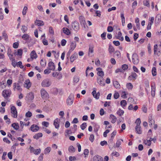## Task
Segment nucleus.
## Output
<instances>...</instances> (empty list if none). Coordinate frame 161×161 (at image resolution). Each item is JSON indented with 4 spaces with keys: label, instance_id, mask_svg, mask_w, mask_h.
Wrapping results in <instances>:
<instances>
[{
    "label": "nucleus",
    "instance_id": "f257e3e1",
    "mask_svg": "<svg viewBox=\"0 0 161 161\" xmlns=\"http://www.w3.org/2000/svg\"><path fill=\"white\" fill-rule=\"evenodd\" d=\"M11 94V91L9 89L5 90L2 92V96L6 99H7L8 97H10Z\"/></svg>",
    "mask_w": 161,
    "mask_h": 161
},
{
    "label": "nucleus",
    "instance_id": "f03ea898",
    "mask_svg": "<svg viewBox=\"0 0 161 161\" xmlns=\"http://www.w3.org/2000/svg\"><path fill=\"white\" fill-rule=\"evenodd\" d=\"M132 61L134 64H137L139 62L138 56L136 53H134L132 56Z\"/></svg>",
    "mask_w": 161,
    "mask_h": 161
},
{
    "label": "nucleus",
    "instance_id": "7ed1b4c3",
    "mask_svg": "<svg viewBox=\"0 0 161 161\" xmlns=\"http://www.w3.org/2000/svg\"><path fill=\"white\" fill-rule=\"evenodd\" d=\"M41 94L42 98L44 99H47L49 98V95L47 92L44 89H42Z\"/></svg>",
    "mask_w": 161,
    "mask_h": 161
},
{
    "label": "nucleus",
    "instance_id": "20e7f679",
    "mask_svg": "<svg viewBox=\"0 0 161 161\" xmlns=\"http://www.w3.org/2000/svg\"><path fill=\"white\" fill-rule=\"evenodd\" d=\"M51 84V82L48 79H47L43 80L41 83V85L43 87H48Z\"/></svg>",
    "mask_w": 161,
    "mask_h": 161
},
{
    "label": "nucleus",
    "instance_id": "39448f33",
    "mask_svg": "<svg viewBox=\"0 0 161 161\" xmlns=\"http://www.w3.org/2000/svg\"><path fill=\"white\" fill-rule=\"evenodd\" d=\"M74 97V95L72 94L70 95L69 96L66 101V103L68 105L70 106L72 104L73 102Z\"/></svg>",
    "mask_w": 161,
    "mask_h": 161
},
{
    "label": "nucleus",
    "instance_id": "423d86ee",
    "mask_svg": "<svg viewBox=\"0 0 161 161\" xmlns=\"http://www.w3.org/2000/svg\"><path fill=\"white\" fill-rule=\"evenodd\" d=\"M11 113L12 114V116L14 118L17 117V112L16 108L14 106H12L11 108Z\"/></svg>",
    "mask_w": 161,
    "mask_h": 161
},
{
    "label": "nucleus",
    "instance_id": "0eeeda50",
    "mask_svg": "<svg viewBox=\"0 0 161 161\" xmlns=\"http://www.w3.org/2000/svg\"><path fill=\"white\" fill-rule=\"evenodd\" d=\"M72 26L73 29L76 31H77L79 29V24L76 21H75L72 23Z\"/></svg>",
    "mask_w": 161,
    "mask_h": 161
},
{
    "label": "nucleus",
    "instance_id": "6e6552de",
    "mask_svg": "<svg viewBox=\"0 0 161 161\" xmlns=\"http://www.w3.org/2000/svg\"><path fill=\"white\" fill-rule=\"evenodd\" d=\"M22 84V82L19 80L18 81V83H14V90H15V89H17L18 90H20L21 89L20 85Z\"/></svg>",
    "mask_w": 161,
    "mask_h": 161
},
{
    "label": "nucleus",
    "instance_id": "1a4fd4ad",
    "mask_svg": "<svg viewBox=\"0 0 161 161\" xmlns=\"http://www.w3.org/2000/svg\"><path fill=\"white\" fill-rule=\"evenodd\" d=\"M92 94L94 98L96 99H98L99 98V97L100 95V93L99 92H98L97 93L96 91V88H93V91L92 92Z\"/></svg>",
    "mask_w": 161,
    "mask_h": 161
},
{
    "label": "nucleus",
    "instance_id": "9d476101",
    "mask_svg": "<svg viewBox=\"0 0 161 161\" xmlns=\"http://www.w3.org/2000/svg\"><path fill=\"white\" fill-rule=\"evenodd\" d=\"M31 85L30 80L28 79L25 81L24 84V86L29 89L31 87Z\"/></svg>",
    "mask_w": 161,
    "mask_h": 161
},
{
    "label": "nucleus",
    "instance_id": "9b49d317",
    "mask_svg": "<svg viewBox=\"0 0 161 161\" xmlns=\"http://www.w3.org/2000/svg\"><path fill=\"white\" fill-rule=\"evenodd\" d=\"M48 67L50 69L54 71L55 69V66L54 63L52 61L49 62L48 64Z\"/></svg>",
    "mask_w": 161,
    "mask_h": 161
},
{
    "label": "nucleus",
    "instance_id": "f8f14e48",
    "mask_svg": "<svg viewBox=\"0 0 161 161\" xmlns=\"http://www.w3.org/2000/svg\"><path fill=\"white\" fill-rule=\"evenodd\" d=\"M26 98L28 100H32L34 98L33 93L32 92H29L27 94Z\"/></svg>",
    "mask_w": 161,
    "mask_h": 161
},
{
    "label": "nucleus",
    "instance_id": "ddd939ff",
    "mask_svg": "<svg viewBox=\"0 0 161 161\" xmlns=\"http://www.w3.org/2000/svg\"><path fill=\"white\" fill-rule=\"evenodd\" d=\"M102 70V69L100 68H97L96 69V70L98 71L97 73V75L102 77V79L104 74Z\"/></svg>",
    "mask_w": 161,
    "mask_h": 161
},
{
    "label": "nucleus",
    "instance_id": "4468645a",
    "mask_svg": "<svg viewBox=\"0 0 161 161\" xmlns=\"http://www.w3.org/2000/svg\"><path fill=\"white\" fill-rule=\"evenodd\" d=\"M93 161H103V158L100 156L96 155L93 157Z\"/></svg>",
    "mask_w": 161,
    "mask_h": 161
},
{
    "label": "nucleus",
    "instance_id": "2eb2a0df",
    "mask_svg": "<svg viewBox=\"0 0 161 161\" xmlns=\"http://www.w3.org/2000/svg\"><path fill=\"white\" fill-rule=\"evenodd\" d=\"M31 129L33 132H36L39 130V128L37 125L33 124L31 126Z\"/></svg>",
    "mask_w": 161,
    "mask_h": 161
},
{
    "label": "nucleus",
    "instance_id": "dca6fc26",
    "mask_svg": "<svg viewBox=\"0 0 161 161\" xmlns=\"http://www.w3.org/2000/svg\"><path fill=\"white\" fill-rule=\"evenodd\" d=\"M137 77L136 74L135 73H132L131 75L129 76L128 78V80H135Z\"/></svg>",
    "mask_w": 161,
    "mask_h": 161
},
{
    "label": "nucleus",
    "instance_id": "f3484780",
    "mask_svg": "<svg viewBox=\"0 0 161 161\" xmlns=\"http://www.w3.org/2000/svg\"><path fill=\"white\" fill-rule=\"evenodd\" d=\"M94 47L93 45H89V48L88 55L90 56H92V53H93Z\"/></svg>",
    "mask_w": 161,
    "mask_h": 161
},
{
    "label": "nucleus",
    "instance_id": "a211bd4d",
    "mask_svg": "<svg viewBox=\"0 0 161 161\" xmlns=\"http://www.w3.org/2000/svg\"><path fill=\"white\" fill-rule=\"evenodd\" d=\"M122 34L120 31H119L118 32L117 35H115V37L117 39H119V40L123 41L124 40V38L122 36Z\"/></svg>",
    "mask_w": 161,
    "mask_h": 161
},
{
    "label": "nucleus",
    "instance_id": "6ab92c4d",
    "mask_svg": "<svg viewBox=\"0 0 161 161\" xmlns=\"http://www.w3.org/2000/svg\"><path fill=\"white\" fill-rule=\"evenodd\" d=\"M76 43L75 41H72L70 43V50L73 51L76 46Z\"/></svg>",
    "mask_w": 161,
    "mask_h": 161
},
{
    "label": "nucleus",
    "instance_id": "aec40b11",
    "mask_svg": "<svg viewBox=\"0 0 161 161\" xmlns=\"http://www.w3.org/2000/svg\"><path fill=\"white\" fill-rule=\"evenodd\" d=\"M53 125L56 129H58L59 127L58 119H56L54 121Z\"/></svg>",
    "mask_w": 161,
    "mask_h": 161
},
{
    "label": "nucleus",
    "instance_id": "412c9836",
    "mask_svg": "<svg viewBox=\"0 0 161 161\" xmlns=\"http://www.w3.org/2000/svg\"><path fill=\"white\" fill-rule=\"evenodd\" d=\"M78 58L77 53H74L70 57V62L72 63L76 59Z\"/></svg>",
    "mask_w": 161,
    "mask_h": 161
},
{
    "label": "nucleus",
    "instance_id": "4be33fe9",
    "mask_svg": "<svg viewBox=\"0 0 161 161\" xmlns=\"http://www.w3.org/2000/svg\"><path fill=\"white\" fill-rule=\"evenodd\" d=\"M31 57V58H37V55L34 50H33L31 51L30 54Z\"/></svg>",
    "mask_w": 161,
    "mask_h": 161
},
{
    "label": "nucleus",
    "instance_id": "5701e85b",
    "mask_svg": "<svg viewBox=\"0 0 161 161\" xmlns=\"http://www.w3.org/2000/svg\"><path fill=\"white\" fill-rule=\"evenodd\" d=\"M108 51L110 54H111L115 51L114 48L111 44H110L109 46Z\"/></svg>",
    "mask_w": 161,
    "mask_h": 161
},
{
    "label": "nucleus",
    "instance_id": "b1692460",
    "mask_svg": "<svg viewBox=\"0 0 161 161\" xmlns=\"http://www.w3.org/2000/svg\"><path fill=\"white\" fill-rule=\"evenodd\" d=\"M135 129L137 133L139 134L142 133V130H141L140 126H136Z\"/></svg>",
    "mask_w": 161,
    "mask_h": 161
},
{
    "label": "nucleus",
    "instance_id": "393cba45",
    "mask_svg": "<svg viewBox=\"0 0 161 161\" xmlns=\"http://www.w3.org/2000/svg\"><path fill=\"white\" fill-rule=\"evenodd\" d=\"M30 37V36L27 34H24L22 36V39L25 41L28 40Z\"/></svg>",
    "mask_w": 161,
    "mask_h": 161
},
{
    "label": "nucleus",
    "instance_id": "a878e982",
    "mask_svg": "<svg viewBox=\"0 0 161 161\" xmlns=\"http://www.w3.org/2000/svg\"><path fill=\"white\" fill-rule=\"evenodd\" d=\"M63 32L67 35H69L70 34V32L69 30L67 28H64L63 29Z\"/></svg>",
    "mask_w": 161,
    "mask_h": 161
},
{
    "label": "nucleus",
    "instance_id": "bb28decb",
    "mask_svg": "<svg viewBox=\"0 0 161 161\" xmlns=\"http://www.w3.org/2000/svg\"><path fill=\"white\" fill-rule=\"evenodd\" d=\"M35 23H36V24L39 26H43L44 25L43 22L41 20H36Z\"/></svg>",
    "mask_w": 161,
    "mask_h": 161
},
{
    "label": "nucleus",
    "instance_id": "cd10ccee",
    "mask_svg": "<svg viewBox=\"0 0 161 161\" xmlns=\"http://www.w3.org/2000/svg\"><path fill=\"white\" fill-rule=\"evenodd\" d=\"M11 126L14 129L16 130H18L19 128V126L17 123H14L11 125Z\"/></svg>",
    "mask_w": 161,
    "mask_h": 161
},
{
    "label": "nucleus",
    "instance_id": "c85d7f7f",
    "mask_svg": "<svg viewBox=\"0 0 161 161\" xmlns=\"http://www.w3.org/2000/svg\"><path fill=\"white\" fill-rule=\"evenodd\" d=\"M97 82L101 86H104L105 83L103 80L101 79V78H97Z\"/></svg>",
    "mask_w": 161,
    "mask_h": 161
},
{
    "label": "nucleus",
    "instance_id": "c756f323",
    "mask_svg": "<svg viewBox=\"0 0 161 161\" xmlns=\"http://www.w3.org/2000/svg\"><path fill=\"white\" fill-rule=\"evenodd\" d=\"M42 134L41 133H39L36 134L34 136L33 138L36 139H38L40 137H42Z\"/></svg>",
    "mask_w": 161,
    "mask_h": 161
},
{
    "label": "nucleus",
    "instance_id": "7c9ffc66",
    "mask_svg": "<svg viewBox=\"0 0 161 161\" xmlns=\"http://www.w3.org/2000/svg\"><path fill=\"white\" fill-rule=\"evenodd\" d=\"M116 56L118 58H119L121 57V53L119 51L117 50L115 51L114 53V57Z\"/></svg>",
    "mask_w": 161,
    "mask_h": 161
},
{
    "label": "nucleus",
    "instance_id": "2f4dec72",
    "mask_svg": "<svg viewBox=\"0 0 161 161\" xmlns=\"http://www.w3.org/2000/svg\"><path fill=\"white\" fill-rule=\"evenodd\" d=\"M79 20L81 25L86 22L84 17L82 16H79Z\"/></svg>",
    "mask_w": 161,
    "mask_h": 161
},
{
    "label": "nucleus",
    "instance_id": "473e14b6",
    "mask_svg": "<svg viewBox=\"0 0 161 161\" xmlns=\"http://www.w3.org/2000/svg\"><path fill=\"white\" fill-rule=\"evenodd\" d=\"M155 121L153 119L152 116H151L149 118V125L152 126L153 125V124H154Z\"/></svg>",
    "mask_w": 161,
    "mask_h": 161
},
{
    "label": "nucleus",
    "instance_id": "72a5a7b5",
    "mask_svg": "<svg viewBox=\"0 0 161 161\" xmlns=\"http://www.w3.org/2000/svg\"><path fill=\"white\" fill-rule=\"evenodd\" d=\"M110 117L111 119H112L111 122L113 123H115L117 119L116 117L113 114H110Z\"/></svg>",
    "mask_w": 161,
    "mask_h": 161
},
{
    "label": "nucleus",
    "instance_id": "f704fd0d",
    "mask_svg": "<svg viewBox=\"0 0 161 161\" xmlns=\"http://www.w3.org/2000/svg\"><path fill=\"white\" fill-rule=\"evenodd\" d=\"M51 148L50 147H48L46 148L44 151V154H48L50 152Z\"/></svg>",
    "mask_w": 161,
    "mask_h": 161
},
{
    "label": "nucleus",
    "instance_id": "c9c22d12",
    "mask_svg": "<svg viewBox=\"0 0 161 161\" xmlns=\"http://www.w3.org/2000/svg\"><path fill=\"white\" fill-rule=\"evenodd\" d=\"M68 150L70 152L74 153L75 152V149L73 146H70L69 147Z\"/></svg>",
    "mask_w": 161,
    "mask_h": 161
},
{
    "label": "nucleus",
    "instance_id": "e433bc0d",
    "mask_svg": "<svg viewBox=\"0 0 161 161\" xmlns=\"http://www.w3.org/2000/svg\"><path fill=\"white\" fill-rule=\"evenodd\" d=\"M27 30L28 28L27 26H26L25 25L22 26L21 30L23 32V33H25L26 32V31Z\"/></svg>",
    "mask_w": 161,
    "mask_h": 161
},
{
    "label": "nucleus",
    "instance_id": "4c0bfd02",
    "mask_svg": "<svg viewBox=\"0 0 161 161\" xmlns=\"http://www.w3.org/2000/svg\"><path fill=\"white\" fill-rule=\"evenodd\" d=\"M152 74L153 76H156L157 75L156 69L155 67H153L152 70Z\"/></svg>",
    "mask_w": 161,
    "mask_h": 161
},
{
    "label": "nucleus",
    "instance_id": "58836bf2",
    "mask_svg": "<svg viewBox=\"0 0 161 161\" xmlns=\"http://www.w3.org/2000/svg\"><path fill=\"white\" fill-rule=\"evenodd\" d=\"M22 49H19L18 50L17 53H15L14 54L16 55H19V56H21L22 54Z\"/></svg>",
    "mask_w": 161,
    "mask_h": 161
},
{
    "label": "nucleus",
    "instance_id": "ea45409f",
    "mask_svg": "<svg viewBox=\"0 0 161 161\" xmlns=\"http://www.w3.org/2000/svg\"><path fill=\"white\" fill-rule=\"evenodd\" d=\"M40 64L42 67H45L46 64V61L45 60H43V59H42L40 61Z\"/></svg>",
    "mask_w": 161,
    "mask_h": 161
},
{
    "label": "nucleus",
    "instance_id": "a19ab883",
    "mask_svg": "<svg viewBox=\"0 0 161 161\" xmlns=\"http://www.w3.org/2000/svg\"><path fill=\"white\" fill-rule=\"evenodd\" d=\"M5 51V48L1 43H0V52H3Z\"/></svg>",
    "mask_w": 161,
    "mask_h": 161
},
{
    "label": "nucleus",
    "instance_id": "79ce46f5",
    "mask_svg": "<svg viewBox=\"0 0 161 161\" xmlns=\"http://www.w3.org/2000/svg\"><path fill=\"white\" fill-rule=\"evenodd\" d=\"M113 85L116 88H119L120 85L119 83L117 81H115L113 83Z\"/></svg>",
    "mask_w": 161,
    "mask_h": 161
},
{
    "label": "nucleus",
    "instance_id": "37998d69",
    "mask_svg": "<svg viewBox=\"0 0 161 161\" xmlns=\"http://www.w3.org/2000/svg\"><path fill=\"white\" fill-rule=\"evenodd\" d=\"M127 104L126 101L124 100H122L120 102V105L122 107H125Z\"/></svg>",
    "mask_w": 161,
    "mask_h": 161
},
{
    "label": "nucleus",
    "instance_id": "c03bdc74",
    "mask_svg": "<svg viewBox=\"0 0 161 161\" xmlns=\"http://www.w3.org/2000/svg\"><path fill=\"white\" fill-rule=\"evenodd\" d=\"M121 141H123V140L121 139L118 140L116 143V147L117 148L119 147L120 145L121 144Z\"/></svg>",
    "mask_w": 161,
    "mask_h": 161
},
{
    "label": "nucleus",
    "instance_id": "a18cd8bd",
    "mask_svg": "<svg viewBox=\"0 0 161 161\" xmlns=\"http://www.w3.org/2000/svg\"><path fill=\"white\" fill-rule=\"evenodd\" d=\"M87 126V124L86 123H84L80 126V128L82 130H84Z\"/></svg>",
    "mask_w": 161,
    "mask_h": 161
},
{
    "label": "nucleus",
    "instance_id": "49530a36",
    "mask_svg": "<svg viewBox=\"0 0 161 161\" xmlns=\"http://www.w3.org/2000/svg\"><path fill=\"white\" fill-rule=\"evenodd\" d=\"M124 113V111L121 110L120 109H119L117 112V114L120 116L122 115Z\"/></svg>",
    "mask_w": 161,
    "mask_h": 161
},
{
    "label": "nucleus",
    "instance_id": "de8ad7c7",
    "mask_svg": "<svg viewBox=\"0 0 161 161\" xmlns=\"http://www.w3.org/2000/svg\"><path fill=\"white\" fill-rule=\"evenodd\" d=\"M28 10L27 7L26 6H25L24 7V8L22 11V14L24 15H26L27 11Z\"/></svg>",
    "mask_w": 161,
    "mask_h": 161
},
{
    "label": "nucleus",
    "instance_id": "09e8293b",
    "mask_svg": "<svg viewBox=\"0 0 161 161\" xmlns=\"http://www.w3.org/2000/svg\"><path fill=\"white\" fill-rule=\"evenodd\" d=\"M144 143L147 145L150 146L151 144V142L150 140H144Z\"/></svg>",
    "mask_w": 161,
    "mask_h": 161
},
{
    "label": "nucleus",
    "instance_id": "8fccbe9b",
    "mask_svg": "<svg viewBox=\"0 0 161 161\" xmlns=\"http://www.w3.org/2000/svg\"><path fill=\"white\" fill-rule=\"evenodd\" d=\"M41 150L40 148L35 150L34 153L36 155H38L41 153Z\"/></svg>",
    "mask_w": 161,
    "mask_h": 161
},
{
    "label": "nucleus",
    "instance_id": "3c124183",
    "mask_svg": "<svg viewBox=\"0 0 161 161\" xmlns=\"http://www.w3.org/2000/svg\"><path fill=\"white\" fill-rule=\"evenodd\" d=\"M135 123L136 124V126H140V125L141 123V121L140 118H138L137 119Z\"/></svg>",
    "mask_w": 161,
    "mask_h": 161
},
{
    "label": "nucleus",
    "instance_id": "603ef678",
    "mask_svg": "<svg viewBox=\"0 0 161 161\" xmlns=\"http://www.w3.org/2000/svg\"><path fill=\"white\" fill-rule=\"evenodd\" d=\"M32 116V113L30 111H28L26 113L25 116L27 117H31Z\"/></svg>",
    "mask_w": 161,
    "mask_h": 161
},
{
    "label": "nucleus",
    "instance_id": "864d4df0",
    "mask_svg": "<svg viewBox=\"0 0 161 161\" xmlns=\"http://www.w3.org/2000/svg\"><path fill=\"white\" fill-rule=\"evenodd\" d=\"M128 68V66L126 64H124L122 66L121 69H123V70H126Z\"/></svg>",
    "mask_w": 161,
    "mask_h": 161
},
{
    "label": "nucleus",
    "instance_id": "5fc2aeb1",
    "mask_svg": "<svg viewBox=\"0 0 161 161\" xmlns=\"http://www.w3.org/2000/svg\"><path fill=\"white\" fill-rule=\"evenodd\" d=\"M17 66H18L20 67L21 69H23L24 68V66L22 65V63L21 61H19L17 65Z\"/></svg>",
    "mask_w": 161,
    "mask_h": 161
},
{
    "label": "nucleus",
    "instance_id": "6e6d98bb",
    "mask_svg": "<svg viewBox=\"0 0 161 161\" xmlns=\"http://www.w3.org/2000/svg\"><path fill=\"white\" fill-rule=\"evenodd\" d=\"M127 87L128 89H131L133 88V85L131 83H128L126 84Z\"/></svg>",
    "mask_w": 161,
    "mask_h": 161
},
{
    "label": "nucleus",
    "instance_id": "4d7b16f0",
    "mask_svg": "<svg viewBox=\"0 0 161 161\" xmlns=\"http://www.w3.org/2000/svg\"><path fill=\"white\" fill-rule=\"evenodd\" d=\"M73 80L75 82L77 83L79 80V78L78 76H75L74 77Z\"/></svg>",
    "mask_w": 161,
    "mask_h": 161
},
{
    "label": "nucleus",
    "instance_id": "13d9d810",
    "mask_svg": "<svg viewBox=\"0 0 161 161\" xmlns=\"http://www.w3.org/2000/svg\"><path fill=\"white\" fill-rule=\"evenodd\" d=\"M161 19V17L160 15L158 14L157 15L155 18V21H157L158 22Z\"/></svg>",
    "mask_w": 161,
    "mask_h": 161
},
{
    "label": "nucleus",
    "instance_id": "bf43d9fd",
    "mask_svg": "<svg viewBox=\"0 0 161 161\" xmlns=\"http://www.w3.org/2000/svg\"><path fill=\"white\" fill-rule=\"evenodd\" d=\"M49 31L50 33L52 35L54 34L53 28L51 26L49 27Z\"/></svg>",
    "mask_w": 161,
    "mask_h": 161
},
{
    "label": "nucleus",
    "instance_id": "052dcab7",
    "mask_svg": "<svg viewBox=\"0 0 161 161\" xmlns=\"http://www.w3.org/2000/svg\"><path fill=\"white\" fill-rule=\"evenodd\" d=\"M51 70L49 69H46L44 71V73L46 75L48 74L51 73Z\"/></svg>",
    "mask_w": 161,
    "mask_h": 161
},
{
    "label": "nucleus",
    "instance_id": "680f3d73",
    "mask_svg": "<svg viewBox=\"0 0 161 161\" xmlns=\"http://www.w3.org/2000/svg\"><path fill=\"white\" fill-rule=\"evenodd\" d=\"M66 43V41L64 39H62L61 42V45L63 46H64L65 45Z\"/></svg>",
    "mask_w": 161,
    "mask_h": 161
},
{
    "label": "nucleus",
    "instance_id": "e2e57ef3",
    "mask_svg": "<svg viewBox=\"0 0 161 161\" xmlns=\"http://www.w3.org/2000/svg\"><path fill=\"white\" fill-rule=\"evenodd\" d=\"M19 45V43L18 42H15L13 43V47L14 48H17L18 47Z\"/></svg>",
    "mask_w": 161,
    "mask_h": 161
},
{
    "label": "nucleus",
    "instance_id": "0e129e2a",
    "mask_svg": "<svg viewBox=\"0 0 161 161\" xmlns=\"http://www.w3.org/2000/svg\"><path fill=\"white\" fill-rule=\"evenodd\" d=\"M143 4L145 6H147L148 7H150V4L148 1L146 0L144 2Z\"/></svg>",
    "mask_w": 161,
    "mask_h": 161
},
{
    "label": "nucleus",
    "instance_id": "69168bd1",
    "mask_svg": "<svg viewBox=\"0 0 161 161\" xmlns=\"http://www.w3.org/2000/svg\"><path fill=\"white\" fill-rule=\"evenodd\" d=\"M119 72L123 73L124 72L123 69L121 68L117 69L115 71V72L116 73H118Z\"/></svg>",
    "mask_w": 161,
    "mask_h": 161
},
{
    "label": "nucleus",
    "instance_id": "338daca9",
    "mask_svg": "<svg viewBox=\"0 0 161 161\" xmlns=\"http://www.w3.org/2000/svg\"><path fill=\"white\" fill-rule=\"evenodd\" d=\"M119 94L118 92L115 93L114 95V97L115 99H117L119 97Z\"/></svg>",
    "mask_w": 161,
    "mask_h": 161
},
{
    "label": "nucleus",
    "instance_id": "774afa93",
    "mask_svg": "<svg viewBox=\"0 0 161 161\" xmlns=\"http://www.w3.org/2000/svg\"><path fill=\"white\" fill-rule=\"evenodd\" d=\"M113 30V29L112 26H109L107 28V31L109 32H112Z\"/></svg>",
    "mask_w": 161,
    "mask_h": 161
}]
</instances>
